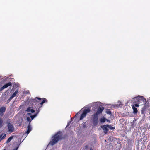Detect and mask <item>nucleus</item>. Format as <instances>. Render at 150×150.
<instances>
[{"instance_id": "obj_23", "label": "nucleus", "mask_w": 150, "mask_h": 150, "mask_svg": "<svg viewBox=\"0 0 150 150\" xmlns=\"http://www.w3.org/2000/svg\"><path fill=\"white\" fill-rule=\"evenodd\" d=\"M27 120L29 122V124L30 125V122H31L32 120L30 119V118L29 117H28L27 118Z\"/></svg>"}, {"instance_id": "obj_4", "label": "nucleus", "mask_w": 150, "mask_h": 150, "mask_svg": "<svg viewBox=\"0 0 150 150\" xmlns=\"http://www.w3.org/2000/svg\"><path fill=\"white\" fill-rule=\"evenodd\" d=\"M90 112V110L89 108H87V109H85L80 116V120H82L84 118L86 117L87 114L89 113Z\"/></svg>"}, {"instance_id": "obj_18", "label": "nucleus", "mask_w": 150, "mask_h": 150, "mask_svg": "<svg viewBox=\"0 0 150 150\" xmlns=\"http://www.w3.org/2000/svg\"><path fill=\"white\" fill-rule=\"evenodd\" d=\"M106 120V119L105 118H101L100 119V121L101 122H105Z\"/></svg>"}, {"instance_id": "obj_6", "label": "nucleus", "mask_w": 150, "mask_h": 150, "mask_svg": "<svg viewBox=\"0 0 150 150\" xmlns=\"http://www.w3.org/2000/svg\"><path fill=\"white\" fill-rule=\"evenodd\" d=\"M26 111L28 112V113L27 114V115H30L31 114V113H33L35 112V111L34 110L31 108V107H28L26 110Z\"/></svg>"}, {"instance_id": "obj_17", "label": "nucleus", "mask_w": 150, "mask_h": 150, "mask_svg": "<svg viewBox=\"0 0 150 150\" xmlns=\"http://www.w3.org/2000/svg\"><path fill=\"white\" fill-rule=\"evenodd\" d=\"M3 125V121L2 119L0 118V128H1Z\"/></svg>"}, {"instance_id": "obj_31", "label": "nucleus", "mask_w": 150, "mask_h": 150, "mask_svg": "<svg viewBox=\"0 0 150 150\" xmlns=\"http://www.w3.org/2000/svg\"><path fill=\"white\" fill-rule=\"evenodd\" d=\"M3 150H6L5 149H4Z\"/></svg>"}, {"instance_id": "obj_14", "label": "nucleus", "mask_w": 150, "mask_h": 150, "mask_svg": "<svg viewBox=\"0 0 150 150\" xmlns=\"http://www.w3.org/2000/svg\"><path fill=\"white\" fill-rule=\"evenodd\" d=\"M27 130L26 131V133L27 134H28L32 130V128L31 126L29 124V125L27 127Z\"/></svg>"}, {"instance_id": "obj_8", "label": "nucleus", "mask_w": 150, "mask_h": 150, "mask_svg": "<svg viewBox=\"0 0 150 150\" xmlns=\"http://www.w3.org/2000/svg\"><path fill=\"white\" fill-rule=\"evenodd\" d=\"M6 109V107H1L0 108V116H2L4 115Z\"/></svg>"}, {"instance_id": "obj_21", "label": "nucleus", "mask_w": 150, "mask_h": 150, "mask_svg": "<svg viewBox=\"0 0 150 150\" xmlns=\"http://www.w3.org/2000/svg\"><path fill=\"white\" fill-rule=\"evenodd\" d=\"M82 125L83 127L84 128H85L87 127V126H86V122H83L82 124Z\"/></svg>"}, {"instance_id": "obj_16", "label": "nucleus", "mask_w": 150, "mask_h": 150, "mask_svg": "<svg viewBox=\"0 0 150 150\" xmlns=\"http://www.w3.org/2000/svg\"><path fill=\"white\" fill-rule=\"evenodd\" d=\"M13 136H11L7 140L6 142V143H8L10 142L12 139L13 138Z\"/></svg>"}, {"instance_id": "obj_15", "label": "nucleus", "mask_w": 150, "mask_h": 150, "mask_svg": "<svg viewBox=\"0 0 150 150\" xmlns=\"http://www.w3.org/2000/svg\"><path fill=\"white\" fill-rule=\"evenodd\" d=\"M18 90H16L13 93V94L12 95V96L14 97H15L18 94Z\"/></svg>"}, {"instance_id": "obj_1", "label": "nucleus", "mask_w": 150, "mask_h": 150, "mask_svg": "<svg viewBox=\"0 0 150 150\" xmlns=\"http://www.w3.org/2000/svg\"><path fill=\"white\" fill-rule=\"evenodd\" d=\"M104 109L103 107H99L96 112L92 115L91 119L94 126H96L98 125L99 122L98 115L102 113Z\"/></svg>"}, {"instance_id": "obj_20", "label": "nucleus", "mask_w": 150, "mask_h": 150, "mask_svg": "<svg viewBox=\"0 0 150 150\" xmlns=\"http://www.w3.org/2000/svg\"><path fill=\"white\" fill-rule=\"evenodd\" d=\"M37 116V114H35L33 115H31L30 116L31 118V120H33L35 117Z\"/></svg>"}, {"instance_id": "obj_12", "label": "nucleus", "mask_w": 150, "mask_h": 150, "mask_svg": "<svg viewBox=\"0 0 150 150\" xmlns=\"http://www.w3.org/2000/svg\"><path fill=\"white\" fill-rule=\"evenodd\" d=\"M6 134H4V133H2L1 135H0V142L5 138L6 137Z\"/></svg>"}, {"instance_id": "obj_2", "label": "nucleus", "mask_w": 150, "mask_h": 150, "mask_svg": "<svg viewBox=\"0 0 150 150\" xmlns=\"http://www.w3.org/2000/svg\"><path fill=\"white\" fill-rule=\"evenodd\" d=\"M30 101L33 106L36 105L40 108L42 107L44 103L47 102V100L45 98L42 99L40 98L36 97L35 98H32Z\"/></svg>"}, {"instance_id": "obj_27", "label": "nucleus", "mask_w": 150, "mask_h": 150, "mask_svg": "<svg viewBox=\"0 0 150 150\" xmlns=\"http://www.w3.org/2000/svg\"><path fill=\"white\" fill-rule=\"evenodd\" d=\"M39 111H40V110H39V108H38L37 110V112L35 113V114H37H37L39 113Z\"/></svg>"}, {"instance_id": "obj_29", "label": "nucleus", "mask_w": 150, "mask_h": 150, "mask_svg": "<svg viewBox=\"0 0 150 150\" xmlns=\"http://www.w3.org/2000/svg\"><path fill=\"white\" fill-rule=\"evenodd\" d=\"M69 123L67 124V126H69Z\"/></svg>"}, {"instance_id": "obj_25", "label": "nucleus", "mask_w": 150, "mask_h": 150, "mask_svg": "<svg viewBox=\"0 0 150 150\" xmlns=\"http://www.w3.org/2000/svg\"><path fill=\"white\" fill-rule=\"evenodd\" d=\"M122 103L121 102H120L119 105H117L116 106L117 107H118L119 106L122 107Z\"/></svg>"}, {"instance_id": "obj_7", "label": "nucleus", "mask_w": 150, "mask_h": 150, "mask_svg": "<svg viewBox=\"0 0 150 150\" xmlns=\"http://www.w3.org/2000/svg\"><path fill=\"white\" fill-rule=\"evenodd\" d=\"M11 85L12 83L11 82H9L8 83H6L0 88V92L2 91L4 89L7 88L9 86H11Z\"/></svg>"}, {"instance_id": "obj_3", "label": "nucleus", "mask_w": 150, "mask_h": 150, "mask_svg": "<svg viewBox=\"0 0 150 150\" xmlns=\"http://www.w3.org/2000/svg\"><path fill=\"white\" fill-rule=\"evenodd\" d=\"M53 138L52 140L50 142L52 146L54 145L59 140L62 139L63 138L62 137V132H58L54 135L52 137Z\"/></svg>"}, {"instance_id": "obj_22", "label": "nucleus", "mask_w": 150, "mask_h": 150, "mask_svg": "<svg viewBox=\"0 0 150 150\" xmlns=\"http://www.w3.org/2000/svg\"><path fill=\"white\" fill-rule=\"evenodd\" d=\"M13 97L11 96L9 98V99L7 100V103H9L10 102L11 100Z\"/></svg>"}, {"instance_id": "obj_30", "label": "nucleus", "mask_w": 150, "mask_h": 150, "mask_svg": "<svg viewBox=\"0 0 150 150\" xmlns=\"http://www.w3.org/2000/svg\"><path fill=\"white\" fill-rule=\"evenodd\" d=\"M77 113L75 115V116H76L77 115Z\"/></svg>"}, {"instance_id": "obj_13", "label": "nucleus", "mask_w": 150, "mask_h": 150, "mask_svg": "<svg viewBox=\"0 0 150 150\" xmlns=\"http://www.w3.org/2000/svg\"><path fill=\"white\" fill-rule=\"evenodd\" d=\"M132 108L133 110V113L134 114H137L138 112V110L137 108L135 107L134 105H132Z\"/></svg>"}, {"instance_id": "obj_26", "label": "nucleus", "mask_w": 150, "mask_h": 150, "mask_svg": "<svg viewBox=\"0 0 150 150\" xmlns=\"http://www.w3.org/2000/svg\"><path fill=\"white\" fill-rule=\"evenodd\" d=\"M139 104L137 103L135 104L134 105V106L135 107H138L139 106V105H138Z\"/></svg>"}, {"instance_id": "obj_11", "label": "nucleus", "mask_w": 150, "mask_h": 150, "mask_svg": "<svg viewBox=\"0 0 150 150\" xmlns=\"http://www.w3.org/2000/svg\"><path fill=\"white\" fill-rule=\"evenodd\" d=\"M140 103L143 102L144 104H145L146 101V99L142 96H140Z\"/></svg>"}, {"instance_id": "obj_9", "label": "nucleus", "mask_w": 150, "mask_h": 150, "mask_svg": "<svg viewBox=\"0 0 150 150\" xmlns=\"http://www.w3.org/2000/svg\"><path fill=\"white\" fill-rule=\"evenodd\" d=\"M140 96L134 97L133 98V100L134 103L139 104L140 103Z\"/></svg>"}, {"instance_id": "obj_19", "label": "nucleus", "mask_w": 150, "mask_h": 150, "mask_svg": "<svg viewBox=\"0 0 150 150\" xmlns=\"http://www.w3.org/2000/svg\"><path fill=\"white\" fill-rule=\"evenodd\" d=\"M106 113L109 115H111L112 112L110 109H107Z\"/></svg>"}, {"instance_id": "obj_28", "label": "nucleus", "mask_w": 150, "mask_h": 150, "mask_svg": "<svg viewBox=\"0 0 150 150\" xmlns=\"http://www.w3.org/2000/svg\"><path fill=\"white\" fill-rule=\"evenodd\" d=\"M18 149V147H16V148L13 149V150H17Z\"/></svg>"}, {"instance_id": "obj_5", "label": "nucleus", "mask_w": 150, "mask_h": 150, "mask_svg": "<svg viewBox=\"0 0 150 150\" xmlns=\"http://www.w3.org/2000/svg\"><path fill=\"white\" fill-rule=\"evenodd\" d=\"M7 122L8 123L7 127L8 132L10 133L13 132L14 130V128L13 125L10 123V122L7 121Z\"/></svg>"}, {"instance_id": "obj_10", "label": "nucleus", "mask_w": 150, "mask_h": 150, "mask_svg": "<svg viewBox=\"0 0 150 150\" xmlns=\"http://www.w3.org/2000/svg\"><path fill=\"white\" fill-rule=\"evenodd\" d=\"M108 125H103L102 127V128L104 130V133L105 134H106L108 130L107 128L108 127Z\"/></svg>"}, {"instance_id": "obj_24", "label": "nucleus", "mask_w": 150, "mask_h": 150, "mask_svg": "<svg viewBox=\"0 0 150 150\" xmlns=\"http://www.w3.org/2000/svg\"><path fill=\"white\" fill-rule=\"evenodd\" d=\"M108 127L109 128V129L111 130H113L114 129H115V127H112L110 126H108Z\"/></svg>"}]
</instances>
